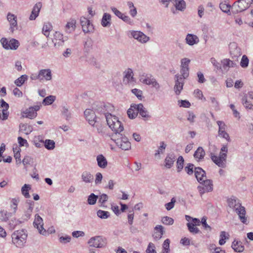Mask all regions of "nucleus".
I'll return each mask as SVG.
<instances>
[{
  "label": "nucleus",
  "mask_w": 253,
  "mask_h": 253,
  "mask_svg": "<svg viewBox=\"0 0 253 253\" xmlns=\"http://www.w3.org/2000/svg\"><path fill=\"white\" fill-rule=\"evenodd\" d=\"M124 130L122 123L117 117L112 115V141L118 148L126 151L130 149L131 145L127 137L123 133Z\"/></svg>",
  "instance_id": "nucleus-1"
},
{
  "label": "nucleus",
  "mask_w": 253,
  "mask_h": 253,
  "mask_svg": "<svg viewBox=\"0 0 253 253\" xmlns=\"http://www.w3.org/2000/svg\"><path fill=\"white\" fill-rule=\"evenodd\" d=\"M12 242L18 248H22L26 243L27 238L26 231L23 229L15 231L11 235Z\"/></svg>",
  "instance_id": "nucleus-2"
},
{
  "label": "nucleus",
  "mask_w": 253,
  "mask_h": 253,
  "mask_svg": "<svg viewBox=\"0 0 253 253\" xmlns=\"http://www.w3.org/2000/svg\"><path fill=\"white\" fill-rule=\"evenodd\" d=\"M228 147L227 145H223L221 148L220 152L218 156L211 153L210 157L211 160L219 167L224 168L227 158Z\"/></svg>",
  "instance_id": "nucleus-3"
},
{
  "label": "nucleus",
  "mask_w": 253,
  "mask_h": 253,
  "mask_svg": "<svg viewBox=\"0 0 253 253\" xmlns=\"http://www.w3.org/2000/svg\"><path fill=\"white\" fill-rule=\"evenodd\" d=\"M253 0H239L231 7L233 13L237 14L248 9L253 3Z\"/></svg>",
  "instance_id": "nucleus-4"
},
{
  "label": "nucleus",
  "mask_w": 253,
  "mask_h": 253,
  "mask_svg": "<svg viewBox=\"0 0 253 253\" xmlns=\"http://www.w3.org/2000/svg\"><path fill=\"white\" fill-rule=\"evenodd\" d=\"M140 81L143 84L149 85H151L157 90H159L161 88L160 84L151 74H143L141 76Z\"/></svg>",
  "instance_id": "nucleus-5"
},
{
  "label": "nucleus",
  "mask_w": 253,
  "mask_h": 253,
  "mask_svg": "<svg viewBox=\"0 0 253 253\" xmlns=\"http://www.w3.org/2000/svg\"><path fill=\"white\" fill-rule=\"evenodd\" d=\"M127 34L128 37L133 38L134 39L142 43H145L150 40L149 37L145 35L142 32L139 31H129Z\"/></svg>",
  "instance_id": "nucleus-6"
},
{
  "label": "nucleus",
  "mask_w": 253,
  "mask_h": 253,
  "mask_svg": "<svg viewBox=\"0 0 253 253\" xmlns=\"http://www.w3.org/2000/svg\"><path fill=\"white\" fill-rule=\"evenodd\" d=\"M202 182H199L202 185L198 186L197 189L201 195H202L206 192H211L213 190L212 181L211 179H204L201 180Z\"/></svg>",
  "instance_id": "nucleus-7"
},
{
  "label": "nucleus",
  "mask_w": 253,
  "mask_h": 253,
  "mask_svg": "<svg viewBox=\"0 0 253 253\" xmlns=\"http://www.w3.org/2000/svg\"><path fill=\"white\" fill-rule=\"evenodd\" d=\"M0 42L3 47L7 49H16L19 45L18 41L14 39L8 41L5 38H2Z\"/></svg>",
  "instance_id": "nucleus-8"
},
{
  "label": "nucleus",
  "mask_w": 253,
  "mask_h": 253,
  "mask_svg": "<svg viewBox=\"0 0 253 253\" xmlns=\"http://www.w3.org/2000/svg\"><path fill=\"white\" fill-rule=\"evenodd\" d=\"M235 211L239 216V218L241 222L244 224L247 225L249 223L247 216L246 215V211L245 208L242 206V204L238 206L237 208L233 210Z\"/></svg>",
  "instance_id": "nucleus-9"
},
{
  "label": "nucleus",
  "mask_w": 253,
  "mask_h": 253,
  "mask_svg": "<svg viewBox=\"0 0 253 253\" xmlns=\"http://www.w3.org/2000/svg\"><path fill=\"white\" fill-rule=\"evenodd\" d=\"M174 80L175 84L173 87V90L176 95H179L183 89L184 84V79H183V78L179 76L178 74H176L174 76Z\"/></svg>",
  "instance_id": "nucleus-10"
},
{
  "label": "nucleus",
  "mask_w": 253,
  "mask_h": 253,
  "mask_svg": "<svg viewBox=\"0 0 253 253\" xmlns=\"http://www.w3.org/2000/svg\"><path fill=\"white\" fill-rule=\"evenodd\" d=\"M33 224L34 227L38 229L39 233L41 234H42L44 236H46L48 234V231H46V230H45L43 227V220L40 215L38 214L36 215L35 220L34 221Z\"/></svg>",
  "instance_id": "nucleus-11"
},
{
  "label": "nucleus",
  "mask_w": 253,
  "mask_h": 253,
  "mask_svg": "<svg viewBox=\"0 0 253 253\" xmlns=\"http://www.w3.org/2000/svg\"><path fill=\"white\" fill-rule=\"evenodd\" d=\"M39 109L40 107L39 106L29 107L21 113L22 117L33 119L36 117L37 115V111Z\"/></svg>",
  "instance_id": "nucleus-12"
},
{
  "label": "nucleus",
  "mask_w": 253,
  "mask_h": 253,
  "mask_svg": "<svg viewBox=\"0 0 253 253\" xmlns=\"http://www.w3.org/2000/svg\"><path fill=\"white\" fill-rule=\"evenodd\" d=\"M0 107L2 108V110H0V120H6L9 116V105L2 99L0 100Z\"/></svg>",
  "instance_id": "nucleus-13"
},
{
  "label": "nucleus",
  "mask_w": 253,
  "mask_h": 253,
  "mask_svg": "<svg viewBox=\"0 0 253 253\" xmlns=\"http://www.w3.org/2000/svg\"><path fill=\"white\" fill-rule=\"evenodd\" d=\"M81 24L82 27L83 31L85 33H89L93 31V25L90 23V21L84 17L81 18Z\"/></svg>",
  "instance_id": "nucleus-14"
},
{
  "label": "nucleus",
  "mask_w": 253,
  "mask_h": 253,
  "mask_svg": "<svg viewBox=\"0 0 253 253\" xmlns=\"http://www.w3.org/2000/svg\"><path fill=\"white\" fill-rule=\"evenodd\" d=\"M84 114L89 124L94 126L96 123V118L94 111L91 109H86L84 112Z\"/></svg>",
  "instance_id": "nucleus-15"
},
{
  "label": "nucleus",
  "mask_w": 253,
  "mask_h": 253,
  "mask_svg": "<svg viewBox=\"0 0 253 253\" xmlns=\"http://www.w3.org/2000/svg\"><path fill=\"white\" fill-rule=\"evenodd\" d=\"M38 77L39 80L42 81H50L52 78V74L51 70L48 69H42L39 71Z\"/></svg>",
  "instance_id": "nucleus-16"
},
{
  "label": "nucleus",
  "mask_w": 253,
  "mask_h": 253,
  "mask_svg": "<svg viewBox=\"0 0 253 253\" xmlns=\"http://www.w3.org/2000/svg\"><path fill=\"white\" fill-rule=\"evenodd\" d=\"M229 48L230 53L233 57H238L241 55V49L238 47L236 42L230 43Z\"/></svg>",
  "instance_id": "nucleus-17"
},
{
  "label": "nucleus",
  "mask_w": 253,
  "mask_h": 253,
  "mask_svg": "<svg viewBox=\"0 0 253 253\" xmlns=\"http://www.w3.org/2000/svg\"><path fill=\"white\" fill-rule=\"evenodd\" d=\"M165 232L164 227L162 225H157L154 228L153 237L156 241L159 240Z\"/></svg>",
  "instance_id": "nucleus-18"
},
{
  "label": "nucleus",
  "mask_w": 253,
  "mask_h": 253,
  "mask_svg": "<svg viewBox=\"0 0 253 253\" xmlns=\"http://www.w3.org/2000/svg\"><path fill=\"white\" fill-rule=\"evenodd\" d=\"M131 107H133L135 109V110L138 112V113L143 118H148L149 116L148 114V111L146 108H145L142 104L140 103L139 104H132Z\"/></svg>",
  "instance_id": "nucleus-19"
},
{
  "label": "nucleus",
  "mask_w": 253,
  "mask_h": 253,
  "mask_svg": "<svg viewBox=\"0 0 253 253\" xmlns=\"http://www.w3.org/2000/svg\"><path fill=\"white\" fill-rule=\"evenodd\" d=\"M7 19L10 24V29L12 32H13L17 27V16L14 14L8 13L7 15Z\"/></svg>",
  "instance_id": "nucleus-20"
},
{
  "label": "nucleus",
  "mask_w": 253,
  "mask_h": 253,
  "mask_svg": "<svg viewBox=\"0 0 253 253\" xmlns=\"http://www.w3.org/2000/svg\"><path fill=\"white\" fill-rule=\"evenodd\" d=\"M199 41L198 36L194 34H188L185 38L186 43L190 46L198 44Z\"/></svg>",
  "instance_id": "nucleus-21"
},
{
  "label": "nucleus",
  "mask_w": 253,
  "mask_h": 253,
  "mask_svg": "<svg viewBox=\"0 0 253 253\" xmlns=\"http://www.w3.org/2000/svg\"><path fill=\"white\" fill-rule=\"evenodd\" d=\"M194 174L195 177L199 182H202L201 180L206 178V173L200 167L195 168Z\"/></svg>",
  "instance_id": "nucleus-22"
},
{
  "label": "nucleus",
  "mask_w": 253,
  "mask_h": 253,
  "mask_svg": "<svg viewBox=\"0 0 253 253\" xmlns=\"http://www.w3.org/2000/svg\"><path fill=\"white\" fill-rule=\"evenodd\" d=\"M89 246L95 248H101L103 246L102 239L100 237L91 238L88 242Z\"/></svg>",
  "instance_id": "nucleus-23"
},
{
  "label": "nucleus",
  "mask_w": 253,
  "mask_h": 253,
  "mask_svg": "<svg viewBox=\"0 0 253 253\" xmlns=\"http://www.w3.org/2000/svg\"><path fill=\"white\" fill-rule=\"evenodd\" d=\"M124 77L123 82L125 84H128L130 82L133 81V73L132 70L130 68H128L124 72Z\"/></svg>",
  "instance_id": "nucleus-24"
},
{
  "label": "nucleus",
  "mask_w": 253,
  "mask_h": 253,
  "mask_svg": "<svg viewBox=\"0 0 253 253\" xmlns=\"http://www.w3.org/2000/svg\"><path fill=\"white\" fill-rule=\"evenodd\" d=\"M227 203L228 206L233 210L241 205L240 200L234 196H232L228 198L227 199Z\"/></svg>",
  "instance_id": "nucleus-25"
},
{
  "label": "nucleus",
  "mask_w": 253,
  "mask_h": 253,
  "mask_svg": "<svg viewBox=\"0 0 253 253\" xmlns=\"http://www.w3.org/2000/svg\"><path fill=\"white\" fill-rule=\"evenodd\" d=\"M42 6V5L41 2H38L35 5L29 18L30 20H35L37 17L39 15Z\"/></svg>",
  "instance_id": "nucleus-26"
},
{
  "label": "nucleus",
  "mask_w": 253,
  "mask_h": 253,
  "mask_svg": "<svg viewBox=\"0 0 253 253\" xmlns=\"http://www.w3.org/2000/svg\"><path fill=\"white\" fill-rule=\"evenodd\" d=\"M176 9L183 11L186 8V2L184 0H171Z\"/></svg>",
  "instance_id": "nucleus-27"
},
{
  "label": "nucleus",
  "mask_w": 253,
  "mask_h": 253,
  "mask_svg": "<svg viewBox=\"0 0 253 253\" xmlns=\"http://www.w3.org/2000/svg\"><path fill=\"white\" fill-rule=\"evenodd\" d=\"M174 161V155L173 154H169L165 160V166L168 169H170L173 166Z\"/></svg>",
  "instance_id": "nucleus-28"
},
{
  "label": "nucleus",
  "mask_w": 253,
  "mask_h": 253,
  "mask_svg": "<svg viewBox=\"0 0 253 253\" xmlns=\"http://www.w3.org/2000/svg\"><path fill=\"white\" fill-rule=\"evenodd\" d=\"M231 247L237 253H242L244 250V246L240 241L234 240L232 242Z\"/></svg>",
  "instance_id": "nucleus-29"
},
{
  "label": "nucleus",
  "mask_w": 253,
  "mask_h": 253,
  "mask_svg": "<svg viewBox=\"0 0 253 253\" xmlns=\"http://www.w3.org/2000/svg\"><path fill=\"white\" fill-rule=\"evenodd\" d=\"M96 160L98 166L102 169L106 167L107 165V161L106 158L101 154L97 156Z\"/></svg>",
  "instance_id": "nucleus-30"
},
{
  "label": "nucleus",
  "mask_w": 253,
  "mask_h": 253,
  "mask_svg": "<svg viewBox=\"0 0 253 253\" xmlns=\"http://www.w3.org/2000/svg\"><path fill=\"white\" fill-rule=\"evenodd\" d=\"M205 155V152L202 147H199L194 154V157L198 160H202Z\"/></svg>",
  "instance_id": "nucleus-31"
},
{
  "label": "nucleus",
  "mask_w": 253,
  "mask_h": 253,
  "mask_svg": "<svg viewBox=\"0 0 253 253\" xmlns=\"http://www.w3.org/2000/svg\"><path fill=\"white\" fill-rule=\"evenodd\" d=\"M230 4L227 2L225 0L220 2L219 7L220 9L224 13H228L230 12V9L231 8Z\"/></svg>",
  "instance_id": "nucleus-32"
},
{
  "label": "nucleus",
  "mask_w": 253,
  "mask_h": 253,
  "mask_svg": "<svg viewBox=\"0 0 253 253\" xmlns=\"http://www.w3.org/2000/svg\"><path fill=\"white\" fill-rule=\"evenodd\" d=\"M76 21L75 20H70L69 22H67L66 25V31L68 33H70L74 31L76 28Z\"/></svg>",
  "instance_id": "nucleus-33"
},
{
  "label": "nucleus",
  "mask_w": 253,
  "mask_h": 253,
  "mask_svg": "<svg viewBox=\"0 0 253 253\" xmlns=\"http://www.w3.org/2000/svg\"><path fill=\"white\" fill-rule=\"evenodd\" d=\"M52 29V26L49 22L44 23L42 29V33L46 37H48L49 35V32Z\"/></svg>",
  "instance_id": "nucleus-34"
},
{
  "label": "nucleus",
  "mask_w": 253,
  "mask_h": 253,
  "mask_svg": "<svg viewBox=\"0 0 253 253\" xmlns=\"http://www.w3.org/2000/svg\"><path fill=\"white\" fill-rule=\"evenodd\" d=\"M82 179L85 183H90L92 181L93 179V176L88 172L84 171L83 173Z\"/></svg>",
  "instance_id": "nucleus-35"
},
{
  "label": "nucleus",
  "mask_w": 253,
  "mask_h": 253,
  "mask_svg": "<svg viewBox=\"0 0 253 253\" xmlns=\"http://www.w3.org/2000/svg\"><path fill=\"white\" fill-rule=\"evenodd\" d=\"M13 152L14 153V157L15 159H16V161L17 163L20 164L21 161V155H20V151L21 149L20 148L18 147L17 146H16L15 148H13Z\"/></svg>",
  "instance_id": "nucleus-36"
},
{
  "label": "nucleus",
  "mask_w": 253,
  "mask_h": 253,
  "mask_svg": "<svg viewBox=\"0 0 253 253\" xmlns=\"http://www.w3.org/2000/svg\"><path fill=\"white\" fill-rule=\"evenodd\" d=\"M167 145L165 143L164 141H162L160 142V146L159 147L158 149L156 151L155 154V157H159V158H160V154H163L165 152V150L166 148Z\"/></svg>",
  "instance_id": "nucleus-37"
},
{
  "label": "nucleus",
  "mask_w": 253,
  "mask_h": 253,
  "mask_svg": "<svg viewBox=\"0 0 253 253\" xmlns=\"http://www.w3.org/2000/svg\"><path fill=\"white\" fill-rule=\"evenodd\" d=\"M127 5L129 8V14L130 15L134 17L137 14V10L136 8L134 7L133 2L131 1H128L127 3Z\"/></svg>",
  "instance_id": "nucleus-38"
},
{
  "label": "nucleus",
  "mask_w": 253,
  "mask_h": 253,
  "mask_svg": "<svg viewBox=\"0 0 253 253\" xmlns=\"http://www.w3.org/2000/svg\"><path fill=\"white\" fill-rule=\"evenodd\" d=\"M187 226L188 230L191 233L196 234L201 233L200 230L197 227H196V226L193 225L192 224H190V222L187 223Z\"/></svg>",
  "instance_id": "nucleus-39"
},
{
  "label": "nucleus",
  "mask_w": 253,
  "mask_h": 253,
  "mask_svg": "<svg viewBox=\"0 0 253 253\" xmlns=\"http://www.w3.org/2000/svg\"><path fill=\"white\" fill-rule=\"evenodd\" d=\"M31 187L30 185L26 184H24L22 187V194L26 198H29L30 197V195L29 193V191Z\"/></svg>",
  "instance_id": "nucleus-40"
},
{
  "label": "nucleus",
  "mask_w": 253,
  "mask_h": 253,
  "mask_svg": "<svg viewBox=\"0 0 253 253\" xmlns=\"http://www.w3.org/2000/svg\"><path fill=\"white\" fill-rule=\"evenodd\" d=\"M184 159L182 156H180L177 159L176 162V166L177 169V172H179L183 168Z\"/></svg>",
  "instance_id": "nucleus-41"
},
{
  "label": "nucleus",
  "mask_w": 253,
  "mask_h": 253,
  "mask_svg": "<svg viewBox=\"0 0 253 253\" xmlns=\"http://www.w3.org/2000/svg\"><path fill=\"white\" fill-rule=\"evenodd\" d=\"M195 168L193 164L189 163L184 168V170L188 175H191L194 172Z\"/></svg>",
  "instance_id": "nucleus-42"
},
{
  "label": "nucleus",
  "mask_w": 253,
  "mask_h": 253,
  "mask_svg": "<svg viewBox=\"0 0 253 253\" xmlns=\"http://www.w3.org/2000/svg\"><path fill=\"white\" fill-rule=\"evenodd\" d=\"M161 222L165 225H171L173 224L174 220L173 218L168 216H163L162 218Z\"/></svg>",
  "instance_id": "nucleus-43"
},
{
  "label": "nucleus",
  "mask_w": 253,
  "mask_h": 253,
  "mask_svg": "<svg viewBox=\"0 0 253 253\" xmlns=\"http://www.w3.org/2000/svg\"><path fill=\"white\" fill-rule=\"evenodd\" d=\"M42 143H44L45 147L48 149H53L55 147V143L53 140L46 139L44 142L41 141Z\"/></svg>",
  "instance_id": "nucleus-44"
},
{
  "label": "nucleus",
  "mask_w": 253,
  "mask_h": 253,
  "mask_svg": "<svg viewBox=\"0 0 253 253\" xmlns=\"http://www.w3.org/2000/svg\"><path fill=\"white\" fill-rule=\"evenodd\" d=\"M127 113L128 117L131 119L135 118L138 115V112L135 110V109H134L133 107H131L127 110Z\"/></svg>",
  "instance_id": "nucleus-45"
},
{
  "label": "nucleus",
  "mask_w": 253,
  "mask_h": 253,
  "mask_svg": "<svg viewBox=\"0 0 253 253\" xmlns=\"http://www.w3.org/2000/svg\"><path fill=\"white\" fill-rule=\"evenodd\" d=\"M27 80V76L26 75H23L15 81V84L17 86H20Z\"/></svg>",
  "instance_id": "nucleus-46"
},
{
  "label": "nucleus",
  "mask_w": 253,
  "mask_h": 253,
  "mask_svg": "<svg viewBox=\"0 0 253 253\" xmlns=\"http://www.w3.org/2000/svg\"><path fill=\"white\" fill-rule=\"evenodd\" d=\"M10 216V213L7 211H3L0 212V219L3 221H6Z\"/></svg>",
  "instance_id": "nucleus-47"
},
{
  "label": "nucleus",
  "mask_w": 253,
  "mask_h": 253,
  "mask_svg": "<svg viewBox=\"0 0 253 253\" xmlns=\"http://www.w3.org/2000/svg\"><path fill=\"white\" fill-rule=\"evenodd\" d=\"M111 16L107 13H104L101 21V24L103 27H106L109 24V20Z\"/></svg>",
  "instance_id": "nucleus-48"
},
{
  "label": "nucleus",
  "mask_w": 253,
  "mask_h": 253,
  "mask_svg": "<svg viewBox=\"0 0 253 253\" xmlns=\"http://www.w3.org/2000/svg\"><path fill=\"white\" fill-rule=\"evenodd\" d=\"M191 60L187 58H183L180 61V68H189V65Z\"/></svg>",
  "instance_id": "nucleus-49"
},
{
  "label": "nucleus",
  "mask_w": 253,
  "mask_h": 253,
  "mask_svg": "<svg viewBox=\"0 0 253 253\" xmlns=\"http://www.w3.org/2000/svg\"><path fill=\"white\" fill-rule=\"evenodd\" d=\"M98 199V196H96L93 193H91L88 197L87 203L89 205H94Z\"/></svg>",
  "instance_id": "nucleus-50"
},
{
  "label": "nucleus",
  "mask_w": 253,
  "mask_h": 253,
  "mask_svg": "<svg viewBox=\"0 0 253 253\" xmlns=\"http://www.w3.org/2000/svg\"><path fill=\"white\" fill-rule=\"evenodd\" d=\"M97 216L102 219H106L109 217L110 213L108 211L98 210L97 212Z\"/></svg>",
  "instance_id": "nucleus-51"
},
{
  "label": "nucleus",
  "mask_w": 253,
  "mask_h": 253,
  "mask_svg": "<svg viewBox=\"0 0 253 253\" xmlns=\"http://www.w3.org/2000/svg\"><path fill=\"white\" fill-rule=\"evenodd\" d=\"M221 63L224 68L227 67H233L234 65L235 64L232 61L228 59H223V60L221 61Z\"/></svg>",
  "instance_id": "nucleus-52"
},
{
  "label": "nucleus",
  "mask_w": 253,
  "mask_h": 253,
  "mask_svg": "<svg viewBox=\"0 0 253 253\" xmlns=\"http://www.w3.org/2000/svg\"><path fill=\"white\" fill-rule=\"evenodd\" d=\"M180 75L179 76H181L182 78H183V79H186L189 74V68H180Z\"/></svg>",
  "instance_id": "nucleus-53"
},
{
  "label": "nucleus",
  "mask_w": 253,
  "mask_h": 253,
  "mask_svg": "<svg viewBox=\"0 0 253 253\" xmlns=\"http://www.w3.org/2000/svg\"><path fill=\"white\" fill-rule=\"evenodd\" d=\"M169 243L170 241L169 239H167L165 240L163 245V253H169Z\"/></svg>",
  "instance_id": "nucleus-54"
},
{
  "label": "nucleus",
  "mask_w": 253,
  "mask_h": 253,
  "mask_svg": "<svg viewBox=\"0 0 253 253\" xmlns=\"http://www.w3.org/2000/svg\"><path fill=\"white\" fill-rule=\"evenodd\" d=\"M108 200V196L106 194H102L99 196L98 203L100 206L105 207V203Z\"/></svg>",
  "instance_id": "nucleus-55"
},
{
  "label": "nucleus",
  "mask_w": 253,
  "mask_h": 253,
  "mask_svg": "<svg viewBox=\"0 0 253 253\" xmlns=\"http://www.w3.org/2000/svg\"><path fill=\"white\" fill-rule=\"evenodd\" d=\"M28 204L29 205V207L27 209V211H26V216L27 217L29 218L32 213L34 209V203L33 201H29V202H28Z\"/></svg>",
  "instance_id": "nucleus-56"
},
{
  "label": "nucleus",
  "mask_w": 253,
  "mask_h": 253,
  "mask_svg": "<svg viewBox=\"0 0 253 253\" xmlns=\"http://www.w3.org/2000/svg\"><path fill=\"white\" fill-rule=\"evenodd\" d=\"M19 202V200L18 199H12L11 201V205L10 207L12 209H13V212H15L17 209V206Z\"/></svg>",
  "instance_id": "nucleus-57"
},
{
  "label": "nucleus",
  "mask_w": 253,
  "mask_h": 253,
  "mask_svg": "<svg viewBox=\"0 0 253 253\" xmlns=\"http://www.w3.org/2000/svg\"><path fill=\"white\" fill-rule=\"evenodd\" d=\"M210 61L212 65L218 70H221V64L218 62L214 58L212 57L210 59Z\"/></svg>",
  "instance_id": "nucleus-58"
},
{
  "label": "nucleus",
  "mask_w": 253,
  "mask_h": 253,
  "mask_svg": "<svg viewBox=\"0 0 253 253\" xmlns=\"http://www.w3.org/2000/svg\"><path fill=\"white\" fill-rule=\"evenodd\" d=\"M249 61L247 56L245 55H243L240 62L241 66L243 68H246L248 66Z\"/></svg>",
  "instance_id": "nucleus-59"
},
{
  "label": "nucleus",
  "mask_w": 253,
  "mask_h": 253,
  "mask_svg": "<svg viewBox=\"0 0 253 253\" xmlns=\"http://www.w3.org/2000/svg\"><path fill=\"white\" fill-rule=\"evenodd\" d=\"M207 218L206 216L203 217L201 221V224H202L205 229L210 231L211 230V228L207 224Z\"/></svg>",
  "instance_id": "nucleus-60"
},
{
  "label": "nucleus",
  "mask_w": 253,
  "mask_h": 253,
  "mask_svg": "<svg viewBox=\"0 0 253 253\" xmlns=\"http://www.w3.org/2000/svg\"><path fill=\"white\" fill-rule=\"evenodd\" d=\"M18 142L20 147L25 146L28 147L29 144L26 139L23 138L22 137H18L17 138Z\"/></svg>",
  "instance_id": "nucleus-61"
},
{
  "label": "nucleus",
  "mask_w": 253,
  "mask_h": 253,
  "mask_svg": "<svg viewBox=\"0 0 253 253\" xmlns=\"http://www.w3.org/2000/svg\"><path fill=\"white\" fill-rule=\"evenodd\" d=\"M176 202V200L174 198H172L171 199V201L168 203L165 204V207L168 211H169L172 209L174 206V203Z\"/></svg>",
  "instance_id": "nucleus-62"
},
{
  "label": "nucleus",
  "mask_w": 253,
  "mask_h": 253,
  "mask_svg": "<svg viewBox=\"0 0 253 253\" xmlns=\"http://www.w3.org/2000/svg\"><path fill=\"white\" fill-rule=\"evenodd\" d=\"M242 103L246 108L253 110V105L250 103L246 98H243L242 99Z\"/></svg>",
  "instance_id": "nucleus-63"
},
{
  "label": "nucleus",
  "mask_w": 253,
  "mask_h": 253,
  "mask_svg": "<svg viewBox=\"0 0 253 253\" xmlns=\"http://www.w3.org/2000/svg\"><path fill=\"white\" fill-rule=\"evenodd\" d=\"M55 99V97L54 96L50 95L45 97L43 101L45 105H50L52 104Z\"/></svg>",
  "instance_id": "nucleus-64"
}]
</instances>
